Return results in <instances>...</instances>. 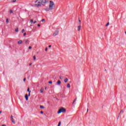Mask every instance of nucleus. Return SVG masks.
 Instances as JSON below:
<instances>
[{
    "mask_svg": "<svg viewBox=\"0 0 126 126\" xmlns=\"http://www.w3.org/2000/svg\"><path fill=\"white\" fill-rule=\"evenodd\" d=\"M55 7L56 6L55 5V3H54V1H50L49 9H50V10H53V9H55Z\"/></svg>",
    "mask_w": 126,
    "mask_h": 126,
    "instance_id": "f257e3e1",
    "label": "nucleus"
},
{
    "mask_svg": "<svg viewBox=\"0 0 126 126\" xmlns=\"http://www.w3.org/2000/svg\"><path fill=\"white\" fill-rule=\"evenodd\" d=\"M66 112V109H64L63 107L60 108L58 111V114H61V113H65Z\"/></svg>",
    "mask_w": 126,
    "mask_h": 126,
    "instance_id": "f03ea898",
    "label": "nucleus"
},
{
    "mask_svg": "<svg viewBox=\"0 0 126 126\" xmlns=\"http://www.w3.org/2000/svg\"><path fill=\"white\" fill-rule=\"evenodd\" d=\"M41 1V4H45V3H46L47 0H40Z\"/></svg>",
    "mask_w": 126,
    "mask_h": 126,
    "instance_id": "7ed1b4c3",
    "label": "nucleus"
},
{
    "mask_svg": "<svg viewBox=\"0 0 126 126\" xmlns=\"http://www.w3.org/2000/svg\"><path fill=\"white\" fill-rule=\"evenodd\" d=\"M58 34H59V31H56L53 33V36H57V35H58Z\"/></svg>",
    "mask_w": 126,
    "mask_h": 126,
    "instance_id": "20e7f679",
    "label": "nucleus"
},
{
    "mask_svg": "<svg viewBox=\"0 0 126 126\" xmlns=\"http://www.w3.org/2000/svg\"><path fill=\"white\" fill-rule=\"evenodd\" d=\"M25 98L26 101H28V94H25Z\"/></svg>",
    "mask_w": 126,
    "mask_h": 126,
    "instance_id": "39448f33",
    "label": "nucleus"
},
{
    "mask_svg": "<svg viewBox=\"0 0 126 126\" xmlns=\"http://www.w3.org/2000/svg\"><path fill=\"white\" fill-rule=\"evenodd\" d=\"M122 113H124V110H122L120 111V113H119V115L118 116V117L117 118V120H119V118H120V115H121V114H122Z\"/></svg>",
    "mask_w": 126,
    "mask_h": 126,
    "instance_id": "423d86ee",
    "label": "nucleus"
},
{
    "mask_svg": "<svg viewBox=\"0 0 126 126\" xmlns=\"http://www.w3.org/2000/svg\"><path fill=\"white\" fill-rule=\"evenodd\" d=\"M35 6H37V7H39V6H42V5L41 4H35Z\"/></svg>",
    "mask_w": 126,
    "mask_h": 126,
    "instance_id": "0eeeda50",
    "label": "nucleus"
},
{
    "mask_svg": "<svg viewBox=\"0 0 126 126\" xmlns=\"http://www.w3.org/2000/svg\"><path fill=\"white\" fill-rule=\"evenodd\" d=\"M81 29V26H78V31H80V30Z\"/></svg>",
    "mask_w": 126,
    "mask_h": 126,
    "instance_id": "6e6552de",
    "label": "nucleus"
},
{
    "mask_svg": "<svg viewBox=\"0 0 126 126\" xmlns=\"http://www.w3.org/2000/svg\"><path fill=\"white\" fill-rule=\"evenodd\" d=\"M62 83V82H61V81L58 80L57 82V84L58 85H61V84Z\"/></svg>",
    "mask_w": 126,
    "mask_h": 126,
    "instance_id": "1a4fd4ad",
    "label": "nucleus"
},
{
    "mask_svg": "<svg viewBox=\"0 0 126 126\" xmlns=\"http://www.w3.org/2000/svg\"><path fill=\"white\" fill-rule=\"evenodd\" d=\"M22 40H19L18 42V45H20L21 44H22Z\"/></svg>",
    "mask_w": 126,
    "mask_h": 126,
    "instance_id": "9d476101",
    "label": "nucleus"
},
{
    "mask_svg": "<svg viewBox=\"0 0 126 126\" xmlns=\"http://www.w3.org/2000/svg\"><path fill=\"white\" fill-rule=\"evenodd\" d=\"M64 81L65 83H66V82H67V81H68V79H67V78L65 79Z\"/></svg>",
    "mask_w": 126,
    "mask_h": 126,
    "instance_id": "9b49d317",
    "label": "nucleus"
},
{
    "mask_svg": "<svg viewBox=\"0 0 126 126\" xmlns=\"http://www.w3.org/2000/svg\"><path fill=\"white\" fill-rule=\"evenodd\" d=\"M43 91H44V88H41L40 89V93H43Z\"/></svg>",
    "mask_w": 126,
    "mask_h": 126,
    "instance_id": "f8f14e48",
    "label": "nucleus"
},
{
    "mask_svg": "<svg viewBox=\"0 0 126 126\" xmlns=\"http://www.w3.org/2000/svg\"><path fill=\"white\" fill-rule=\"evenodd\" d=\"M12 121V123L14 124H15V122H14V119L13 118L12 119H11Z\"/></svg>",
    "mask_w": 126,
    "mask_h": 126,
    "instance_id": "ddd939ff",
    "label": "nucleus"
},
{
    "mask_svg": "<svg viewBox=\"0 0 126 126\" xmlns=\"http://www.w3.org/2000/svg\"><path fill=\"white\" fill-rule=\"evenodd\" d=\"M67 88H70V84H67Z\"/></svg>",
    "mask_w": 126,
    "mask_h": 126,
    "instance_id": "4468645a",
    "label": "nucleus"
},
{
    "mask_svg": "<svg viewBox=\"0 0 126 126\" xmlns=\"http://www.w3.org/2000/svg\"><path fill=\"white\" fill-rule=\"evenodd\" d=\"M50 9H50V8H45V10H46V11H49L50 10Z\"/></svg>",
    "mask_w": 126,
    "mask_h": 126,
    "instance_id": "2eb2a0df",
    "label": "nucleus"
},
{
    "mask_svg": "<svg viewBox=\"0 0 126 126\" xmlns=\"http://www.w3.org/2000/svg\"><path fill=\"white\" fill-rule=\"evenodd\" d=\"M27 91H28V92L31 93V91H30V89L29 88H28Z\"/></svg>",
    "mask_w": 126,
    "mask_h": 126,
    "instance_id": "dca6fc26",
    "label": "nucleus"
},
{
    "mask_svg": "<svg viewBox=\"0 0 126 126\" xmlns=\"http://www.w3.org/2000/svg\"><path fill=\"white\" fill-rule=\"evenodd\" d=\"M8 22H9L8 18H7V19H6V23L7 24L8 23Z\"/></svg>",
    "mask_w": 126,
    "mask_h": 126,
    "instance_id": "f3484780",
    "label": "nucleus"
},
{
    "mask_svg": "<svg viewBox=\"0 0 126 126\" xmlns=\"http://www.w3.org/2000/svg\"><path fill=\"white\" fill-rule=\"evenodd\" d=\"M40 109H44L45 107L43 106L40 105Z\"/></svg>",
    "mask_w": 126,
    "mask_h": 126,
    "instance_id": "a211bd4d",
    "label": "nucleus"
},
{
    "mask_svg": "<svg viewBox=\"0 0 126 126\" xmlns=\"http://www.w3.org/2000/svg\"><path fill=\"white\" fill-rule=\"evenodd\" d=\"M33 58V61H36V56H34Z\"/></svg>",
    "mask_w": 126,
    "mask_h": 126,
    "instance_id": "6ab92c4d",
    "label": "nucleus"
},
{
    "mask_svg": "<svg viewBox=\"0 0 126 126\" xmlns=\"http://www.w3.org/2000/svg\"><path fill=\"white\" fill-rule=\"evenodd\" d=\"M41 2H42L40 0V1L38 2V4H41L42 5V3Z\"/></svg>",
    "mask_w": 126,
    "mask_h": 126,
    "instance_id": "aec40b11",
    "label": "nucleus"
},
{
    "mask_svg": "<svg viewBox=\"0 0 126 126\" xmlns=\"http://www.w3.org/2000/svg\"><path fill=\"white\" fill-rule=\"evenodd\" d=\"M62 124V122L60 121L59 122V124H58V126H60Z\"/></svg>",
    "mask_w": 126,
    "mask_h": 126,
    "instance_id": "412c9836",
    "label": "nucleus"
},
{
    "mask_svg": "<svg viewBox=\"0 0 126 126\" xmlns=\"http://www.w3.org/2000/svg\"><path fill=\"white\" fill-rule=\"evenodd\" d=\"M48 83H49V84H52L53 82H52V81H49V82H48Z\"/></svg>",
    "mask_w": 126,
    "mask_h": 126,
    "instance_id": "4be33fe9",
    "label": "nucleus"
},
{
    "mask_svg": "<svg viewBox=\"0 0 126 126\" xmlns=\"http://www.w3.org/2000/svg\"><path fill=\"white\" fill-rule=\"evenodd\" d=\"M16 0H11V2H15Z\"/></svg>",
    "mask_w": 126,
    "mask_h": 126,
    "instance_id": "5701e85b",
    "label": "nucleus"
},
{
    "mask_svg": "<svg viewBox=\"0 0 126 126\" xmlns=\"http://www.w3.org/2000/svg\"><path fill=\"white\" fill-rule=\"evenodd\" d=\"M63 77L62 76H60V79H63Z\"/></svg>",
    "mask_w": 126,
    "mask_h": 126,
    "instance_id": "b1692460",
    "label": "nucleus"
},
{
    "mask_svg": "<svg viewBox=\"0 0 126 126\" xmlns=\"http://www.w3.org/2000/svg\"><path fill=\"white\" fill-rule=\"evenodd\" d=\"M79 24H81V21L79 19Z\"/></svg>",
    "mask_w": 126,
    "mask_h": 126,
    "instance_id": "393cba45",
    "label": "nucleus"
},
{
    "mask_svg": "<svg viewBox=\"0 0 126 126\" xmlns=\"http://www.w3.org/2000/svg\"><path fill=\"white\" fill-rule=\"evenodd\" d=\"M27 43H28V39H27L26 41H25V44H27Z\"/></svg>",
    "mask_w": 126,
    "mask_h": 126,
    "instance_id": "a878e982",
    "label": "nucleus"
},
{
    "mask_svg": "<svg viewBox=\"0 0 126 126\" xmlns=\"http://www.w3.org/2000/svg\"><path fill=\"white\" fill-rule=\"evenodd\" d=\"M110 24V23L108 22L106 25H105L106 27L108 26Z\"/></svg>",
    "mask_w": 126,
    "mask_h": 126,
    "instance_id": "bb28decb",
    "label": "nucleus"
},
{
    "mask_svg": "<svg viewBox=\"0 0 126 126\" xmlns=\"http://www.w3.org/2000/svg\"><path fill=\"white\" fill-rule=\"evenodd\" d=\"M24 32H25V30L24 29H23L22 30V33H24Z\"/></svg>",
    "mask_w": 126,
    "mask_h": 126,
    "instance_id": "cd10ccee",
    "label": "nucleus"
},
{
    "mask_svg": "<svg viewBox=\"0 0 126 126\" xmlns=\"http://www.w3.org/2000/svg\"><path fill=\"white\" fill-rule=\"evenodd\" d=\"M15 32H18V28H17V29L15 30Z\"/></svg>",
    "mask_w": 126,
    "mask_h": 126,
    "instance_id": "c85d7f7f",
    "label": "nucleus"
},
{
    "mask_svg": "<svg viewBox=\"0 0 126 126\" xmlns=\"http://www.w3.org/2000/svg\"><path fill=\"white\" fill-rule=\"evenodd\" d=\"M31 49H32V47L29 46V50H31Z\"/></svg>",
    "mask_w": 126,
    "mask_h": 126,
    "instance_id": "c756f323",
    "label": "nucleus"
},
{
    "mask_svg": "<svg viewBox=\"0 0 126 126\" xmlns=\"http://www.w3.org/2000/svg\"><path fill=\"white\" fill-rule=\"evenodd\" d=\"M13 11H12V10H10V13H13Z\"/></svg>",
    "mask_w": 126,
    "mask_h": 126,
    "instance_id": "7c9ffc66",
    "label": "nucleus"
},
{
    "mask_svg": "<svg viewBox=\"0 0 126 126\" xmlns=\"http://www.w3.org/2000/svg\"><path fill=\"white\" fill-rule=\"evenodd\" d=\"M30 22L31 23H33V20L32 19L31 20Z\"/></svg>",
    "mask_w": 126,
    "mask_h": 126,
    "instance_id": "2f4dec72",
    "label": "nucleus"
},
{
    "mask_svg": "<svg viewBox=\"0 0 126 126\" xmlns=\"http://www.w3.org/2000/svg\"><path fill=\"white\" fill-rule=\"evenodd\" d=\"M35 23H37V21H34L33 22V24H35Z\"/></svg>",
    "mask_w": 126,
    "mask_h": 126,
    "instance_id": "473e14b6",
    "label": "nucleus"
},
{
    "mask_svg": "<svg viewBox=\"0 0 126 126\" xmlns=\"http://www.w3.org/2000/svg\"><path fill=\"white\" fill-rule=\"evenodd\" d=\"M47 51H48V48L46 47V48H45V51L47 52Z\"/></svg>",
    "mask_w": 126,
    "mask_h": 126,
    "instance_id": "72a5a7b5",
    "label": "nucleus"
},
{
    "mask_svg": "<svg viewBox=\"0 0 126 126\" xmlns=\"http://www.w3.org/2000/svg\"><path fill=\"white\" fill-rule=\"evenodd\" d=\"M12 119H13V116H12V115L11 116V120H12Z\"/></svg>",
    "mask_w": 126,
    "mask_h": 126,
    "instance_id": "f704fd0d",
    "label": "nucleus"
},
{
    "mask_svg": "<svg viewBox=\"0 0 126 126\" xmlns=\"http://www.w3.org/2000/svg\"><path fill=\"white\" fill-rule=\"evenodd\" d=\"M37 26H38V27H40V26H41V25L38 24V25H37Z\"/></svg>",
    "mask_w": 126,
    "mask_h": 126,
    "instance_id": "c9c22d12",
    "label": "nucleus"
},
{
    "mask_svg": "<svg viewBox=\"0 0 126 126\" xmlns=\"http://www.w3.org/2000/svg\"><path fill=\"white\" fill-rule=\"evenodd\" d=\"M40 114H44V112H43V111H40Z\"/></svg>",
    "mask_w": 126,
    "mask_h": 126,
    "instance_id": "e433bc0d",
    "label": "nucleus"
},
{
    "mask_svg": "<svg viewBox=\"0 0 126 126\" xmlns=\"http://www.w3.org/2000/svg\"><path fill=\"white\" fill-rule=\"evenodd\" d=\"M24 81H26V78H25L24 79Z\"/></svg>",
    "mask_w": 126,
    "mask_h": 126,
    "instance_id": "4c0bfd02",
    "label": "nucleus"
},
{
    "mask_svg": "<svg viewBox=\"0 0 126 126\" xmlns=\"http://www.w3.org/2000/svg\"><path fill=\"white\" fill-rule=\"evenodd\" d=\"M38 0H36L34 2H35V3H36V2H38Z\"/></svg>",
    "mask_w": 126,
    "mask_h": 126,
    "instance_id": "58836bf2",
    "label": "nucleus"
},
{
    "mask_svg": "<svg viewBox=\"0 0 126 126\" xmlns=\"http://www.w3.org/2000/svg\"><path fill=\"white\" fill-rule=\"evenodd\" d=\"M41 21L43 22H44V21H45V19H42V20H41Z\"/></svg>",
    "mask_w": 126,
    "mask_h": 126,
    "instance_id": "ea45409f",
    "label": "nucleus"
},
{
    "mask_svg": "<svg viewBox=\"0 0 126 126\" xmlns=\"http://www.w3.org/2000/svg\"><path fill=\"white\" fill-rule=\"evenodd\" d=\"M52 47V45L48 46V48H51Z\"/></svg>",
    "mask_w": 126,
    "mask_h": 126,
    "instance_id": "a19ab883",
    "label": "nucleus"
},
{
    "mask_svg": "<svg viewBox=\"0 0 126 126\" xmlns=\"http://www.w3.org/2000/svg\"><path fill=\"white\" fill-rule=\"evenodd\" d=\"M28 96H29V97H30V93H29V95H28Z\"/></svg>",
    "mask_w": 126,
    "mask_h": 126,
    "instance_id": "79ce46f5",
    "label": "nucleus"
},
{
    "mask_svg": "<svg viewBox=\"0 0 126 126\" xmlns=\"http://www.w3.org/2000/svg\"><path fill=\"white\" fill-rule=\"evenodd\" d=\"M26 35V32H25L24 33V36H25Z\"/></svg>",
    "mask_w": 126,
    "mask_h": 126,
    "instance_id": "37998d69",
    "label": "nucleus"
},
{
    "mask_svg": "<svg viewBox=\"0 0 126 126\" xmlns=\"http://www.w3.org/2000/svg\"><path fill=\"white\" fill-rule=\"evenodd\" d=\"M30 65H32V63H30Z\"/></svg>",
    "mask_w": 126,
    "mask_h": 126,
    "instance_id": "c03bdc74",
    "label": "nucleus"
},
{
    "mask_svg": "<svg viewBox=\"0 0 126 126\" xmlns=\"http://www.w3.org/2000/svg\"><path fill=\"white\" fill-rule=\"evenodd\" d=\"M76 99H77V98H76L74 100V101H75H75H76Z\"/></svg>",
    "mask_w": 126,
    "mask_h": 126,
    "instance_id": "a18cd8bd",
    "label": "nucleus"
},
{
    "mask_svg": "<svg viewBox=\"0 0 126 126\" xmlns=\"http://www.w3.org/2000/svg\"><path fill=\"white\" fill-rule=\"evenodd\" d=\"M76 99H77V98H76L74 100V101H75H75H76Z\"/></svg>",
    "mask_w": 126,
    "mask_h": 126,
    "instance_id": "49530a36",
    "label": "nucleus"
},
{
    "mask_svg": "<svg viewBox=\"0 0 126 126\" xmlns=\"http://www.w3.org/2000/svg\"><path fill=\"white\" fill-rule=\"evenodd\" d=\"M75 102V101L74 100V101H73V104H74Z\"/></svg>",
    "mask_w": 126,
    "mask_h": 126,
    "instance_id": "de8ad7c7",
    "label": "nucleus"
},
{
    "mask_svg": "<svg viewBox=\"0 0 126 126\" xmlns=\"http://www.w3.org/2000/svg\"><path fill=\"white\" fill-rule=\"evenodd\" d=\"M2 126H6L5 125H2Z\"/></svg>",
    "mask_w": 126,
    "mask_h": 126,
    "instance_id": "09e8293b",
    "label": "nucleus"
},
{
    "mask_svg": "<svg viewBox=\"0 0 126 126\" xmlns=\"http://www.w3.org/2000/svg\"><path fill=\"white\" fill-rule=\"evenodd\" d=\"M88 111H89V109L88 108L87 110V112H88Z\"/></svg>",
    "mask_w": 126,
    "mask_h": 126,
    "instance_id": "8fccbe9b",
    "label": "nucleus"
},
{
    "mask_svg": "<svg viewBox=\"0 0 126 126\" xmlns=\"http://www.w3.org/2000/svg\"><path fill=\"white\" fill-rule=\"evenodd\" d=\"M0 114H1V111H0Z\"/></svg>",
    "mask_w": 126,
    "mask_h": 126,
    "instance_id": "3c124183",
    "label": "nucleus"
},
{
    "mask_svg": "<svg viewBox=\"0 0 126 126\" xmlns=\"http://www.w3.org/2000/svg\"><path fill=\"white\" fill-rule=\"evenodd\" d=\"M45 89H47V87H45Z\"/></svg>",
    "mask_w": 126,
    "mask_h": 126,
    "instance_id": "603ef678",
    "label": "nucleus"
},
{
    "mask_svg": "<svg viewBox=\"0 0 126 126\" xmlns=\"http://www.w3.org/2000/svg\"><path fill=\"white\" fill-rule=\"evenodd\" d=\"M125 34H126V32H125Z\"/></svg>",
    "mask_w": 126,
    "mask_h": 126,
    "instance_id": "864d4df0",
    "label": "nucleus"
},
{
    "mask_svg": "<svg viewBox=\"0 0 126 126\" xmlns=\"http://www.w3.org/2000/svg\"><path fill=\"white\" fill-rule=\"evenodd\" d=\"M29 77H30V76H29Z\"/></svg>",
    "mask_w": 126,
    "mask_h": 126,
    "instance_id": "5fc2aeb1",
    "label": "nucleus"
}]
</instances>
